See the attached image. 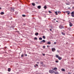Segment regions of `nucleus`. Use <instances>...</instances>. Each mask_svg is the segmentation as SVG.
Returning a JSON list of instances; mask_svg holds the SVG:
<instances>
[{
	"instance_id": "1",
	"label": "nucleus",
	"mask_w": 74,
	"mask_h": 74,
	"mask_svg": "<svg viewBox=\"0 0 74 74\" xmlns=\"http://www.w3.org/2000/svg\"><path fill=\"white\" fill-rule=\"evenodd\" d=\"M56 57L57 58H58V59L59 60H61V59H62V57H59V56H58V55H56Z\"/></svg>"
},
{
	"instance_id": "29",
	"label": "nucleus",
	"mask_w": 74,
	"mask_h": 74,
	"mask_svg": "<svg viewBox=\"0 0 74 74\" xmlns=\"http://www.w3.org/2000/svg\"><path fill=\"white\" fill-rule=\"evenodd\" d=\"M45 46H43V48L44 49V48H45Z\"/></svg>"
},
{
	"instance_id": "41",
	"label": "nucleus",
	"mask_w": 74,
	"mask_h": 74,
	"mask_svg": "<svg viewBox=\"0 0 74 74\" xmlns=\"http://www.w3.org/2000/svg\"><path fill=\"white\" fill-rule=\"evenodd\" d=\"M47 47L48 48V47H49V46H47Z\"/></svg>"
},
{
	"instance_id": "4",
	"label": "nucleus",
	"mask_w": 74,
	"mask_h": 74,
	"mask_svg": "<svg viewBox=\"0 0 74 74\" xmlns=\"http://www.w3.org/2000/svg\"><path fill=\"white\" fill-rule=\"evenodd\" d=\"M59 27L60 29H63V28H64V27H63V26L60 25L59 26Z\"/></svg>"
},
{
	"instance_id": "7",
	"label": "nucleus",
	"mask_w": 74,
	"mask_h": 74,
	"mask_svg": "<svg viewBox=\"0 0 74 74\" xmlns=\"http://www.w3.org/2000/svg\"><path fill=\"white\" fill-rule=\"evenodd\" d=\"M69 26L70 27H71L73 26V24L71 23H69Z\"/></svg>"
},
{
	"instance_id": "9",
	"label": "nucleus",
	"mask_w": 74,
	"mask_h": 74,
	"mask_svg": "<svg viewBox=\"0 0 74 74\" xmlns=\"http://www.w3.org/2000/svg\"><path fill=\"white\" fill-rule=\"evenodd\" d=\"M37 8H38V9H40V8H41V6L40 5L38 6Z\"/></svg>"
},
{
	"instance_id": "15",
	"label": "nucleus",
	"mask_w": 74,
	"mask_h": 74,
	"mask_svg": "<svg viewBox=\"0 0 74 74\" xmlns=\"http://www.w3.org/2000/svg\"><path fill=\"white\" fill-rule=\"evenodd\" d=\"M32 5H33V6H34L35 5V3H32Z\"/></svg>"
},
{
	"instance_id": "35",
	"label": "nucleus",
	"mask_w": 74,
	"mask_h": 74,
	"mask_svg": "<svg viewBox=\"0 0 74 74\" xmlns=\"http://www.w3.org/2000/svg\"><path fill=\"white\" fill-rule=\"evenodd\" d=\"M68 15H69L70 14V12L67 13Z\"/></svg>"
},
{
	"instance_id": "6",
	"label": "nucleus",
	"mask_w": 74,
	"mask_h": 74,
	"mask_svg": "<svg viewBox=\"0 0 74 74\" xmlns=\"http://www.w3.org/2000/svg\"><path fill=\"white\" fill-rule=\"evenodd\" d=\"M52 51L53 52H55V49L54 48H52L51 49Z\"/></svg>"
},
{
	"instance_id": "12",
	"label": "nucleus",
	"mask_w": 74,
	"mask_h": 74,
	"mask_svg": "<svg viewBox=\"0 0 74 74\" xmlns=\"http://www.w3.org/2000/svg\"><path fill=\"white\" fill-rule=\"evenodd\" d=\"M3 14H4V13L3 12H2L1 13V15H3Z\"/></svg>"
},
{
	"instance_id": "16",
	"label": "nucleus",
	"mask_w": 74,
	"mask_h": 74,
	"mask_svg": "<svg viewBox=\"0 0 74 74\" xmlns=\"http://www.w3.org/2000/svg\"><path fill=\"white\" fill-rule=\"evenodd\" d=\"M55 14H56V15H58V13H57V12H55Z\"/></svg>"
},
{
	"instance_id": "17",
	"label": "nucleus",
	"mask_w": 74,
	"mask_h": 74,
	"mask_svg": "<svg viewBox=\"0 0 74 74\" xmlns=\"http://www.w3.org/2000/svg\"><path fill=\"white\" fill-rule=\"evenodd\" d=\"M47 44H49V45L51 44V42H48L47 43Z\"/></svg>"
},
{
	"instance_id": "5",
	"label": "nucleus",
	"mask_w": 74,
	"mask_h": 74,
	"mask_svg": "<svg viewBox=\"0 0 74 74\" xmlns=\"http://www.w3.org/2000/svg\"><path fill=\"white\" fill-rule=\"evenodd\" d=\"M53 70H54L56 71L58 70V69L57 68L55 67L54 68V69H53Z\"/></svg>"
},
{
	"instance_id": "36",
	"label": "nucleus",
	"mask_w": 74,
	"mask_h": 74,
	"mask_svg": "<svg viewBox=\"0 0 74 74\" xmlns=\"http://www.w3.org/2000/svg\"><path fill=\"white\" fill-rule=\"evenodd\" d=\"M25 56H27V55L26 54H25Z\"/></svg>"
},
{
	"instance_id": "46",
	"label": "nucleus",
	"mask_w": 74,
	"mask_h": 74,
	"mask_svg": "<svg viewBox=\"0 0 74 74\" xmlns=\"http://www.w3.org/2000/svg\"><path fill=\"white\" fill-rule=\"evenodd\" d=\"M35 67H36V66H34Z\"/></svg>"
},
{
	"instance_id": "21",
	"label": "nucleus",
	"mask_w": 74,
	"mask_h": 74,
	"mask_svg": "<svg viewBox=\"0 0 74 74\" xmlns=\"http://www.w3.org/2000/svg\"><path fill=\"white\" fill-rule=\"evenodd\" d=\"M43 38H44V39H45V36H43L42 37Z\"/></svg>"
},
{
	"instance_id": "39",
	"label": "nucleus",
	"mask_w": 74,
	"mask_h": 74,
	"mask_svg": "<svg viewBox=\"0 0 74 74\" xmlns=\"http://www.w3.org/2000/svg\"><path fill=\"white\" fill-rule=\"evenodd\" d=\"M50 31H52V29H50Z\"/></svg>"
},
{
	"instance_id": "18",
	"label": "nucleus",
	"mask_w": 74,
	"mask_h": 74,
	"mask_svg": "<svg viewBox=\"0 0 74 74\" xmlns=\"http://www.w3.org/2000/svg\"><path fill=\"white\" fill-rule=\"evenodd\" d=\"M42 42H45V40H43L42 41Z\"/></svg>"
},
{
	"instance_id": "3",
	"label": "nucleus",
	"mask_w": 74,
	"mask_h": 74,
	"mask_svg": "<svg viewBox=\"0 0 74 74\" xmlns=\"http://www.w3.org/2000/svg\"><path fill=\"white\" fill-rule=\"evenodd\" d=\"M10 11L11 12H14V8H11V9L10 10Z\"/></svg>"
},
{
	"instance_id": "13",
	"label": "nucleus",
	"mask_w": 74,
	"mask_h": 74,
	"mask_svg": "<svg viewBox=\"0 0 74 74\" xmlns=\"http://www.w3.org/2000/svg\"><path fill=\"white\" fill-rule=\"evenodd\" d=\"M35 35H36V36H38V32H36V33H35Z\"/></svg>"
},
{
	"instance_id": "34",
	"label": "nucleus",
	"mask_w": 74,
	"mask_h": 74,
	"mask_svg": "<svg viewBox=\"0 0 74 74\" xmlns=\"http://www.w3.org/2000/svg\"><path fill=\"white\" fill-rule=\"evenodd\" d=\"M49 13H52V12H51L50 11H49Z\"/></svg>"
},
{
	"instance_id": "24",
	"label": "nucleus",
	"mask_w": 74,
	"mask_h": 74,
	"mask_svg": "<svg viewBox=\"0 0 74 74\" xmlns=\"http://www.w3.org/2000/svg\"><path fill=\"white\" fill-rule=\"evenodd\" d=\"M69 12H70L69 11H67L66 12V13H67V14H68V13H69Z\"/></svg>"
},
{
	"instance_id": "26",
	"label": "nucleus",
	"mask_w": 74,
	"mask_h": 74,
	"mask_svg": "<svg viewBox=\"0 0 74 74\" xmlns=\"http://www.w3.org/2000/svg\"><path fill=\"white\" fill-rule=\"evenodd\" d=\"M58 13H59V14H60V13H61V12H60V11H58Z\"/></svg>"
},
{
	"instance_id": "37",
	"label": "nucleus",
	"mask_w": 74,
	"mask_h": 74,
	"mask_svg": "<svg viewBox=\"0 0 74 74\" xmlns=\"http://www.w3.org/2000/svg\"><path fill=\"white\" fill-rule=\"evenodd\" d=\"M68 74H71V73H68Z\"/></svg>"
},
{
	"instance_id": "42",
	"label": "nucleus",
	"mask_w": 74,
	"mask_h": 74,
	"mask_svg": "<svg viewBox=\"0 0 74 74\" xmlns=\"http://www.w3.org/2000/svg\"><path fill=\"white\" fill-rule=\"evenodd\" d=\"M72 8H73V9H74V7L73 8V7H72Z\"/></svg>"
},
{
	"instance_id": "20",
	"label": "nucleus",
	"mask_w": 74,
	"mask_h": 74,
	"mask_svg": "<svg viewBox=\"0 0 74 74\" xmlns=\"http://www.w3.org/2000/svg\"><path fill=\"white\" fill-rule=\"evenodd\" d=\"M22 16H23V17H25V16H26V15H22Z\"/></svg>"
},
{
	"instance_id": "19",
	"label": "nucleus",
	"mask_w": 74,
	"mask_h": 74,
	"mask_svg": "<svg viewBox=\"0 0 74 74\" xmlns=\"http://www.w3.org/2000/svg\"><path fill=\"white\" fill-rule=\"evenodd\" d=\"M62 71H65V70H64V69H62Z\"/></svg>"
},
{
	"instance_id": "45",
	"label": "nucleus",
	"mask_w": 74,
	"mask_h": 74,
	"mask_svg": "<svg viewBox=\"0 0 74 74\" xmlns=\"http://www.w3.org/2000/svg\"><path fill=\"white\" fill-rule=\"evenodd\" d=\"M56 22H58V21H56Z\"/></svg>"
},
{
	"instance_id": "47",
	"label": "nucleus",
	"mask_w": 74,
	"mask_h": 74,
	"mask_svg": "<svg viewBox=\"0 0 74 74\" xmlns=\"http://www.w3.org/2000/svg\"><path fill=\"white\" fill-rule=\"evenodd\" d=\"M41 42H42V41H41Z\"/></svg>"
},
{
	"instance_id": "23",
	"label": "nucleus",
	"mask_w": 74,
	"mask_h": 74,
	"mask_svg": "<svg viewBox=\"0 0 74 74\" xmlns=\"http://www.w3.org/2000/svg\"><path fill=\"white\" fill-rule=\"evenodd\" d=\"M39 40H42V38H39Z\"/></svg>"
},
{
	"instance_id": "30",
	"label": "nucleus",
	"mask_w": 74,
	"mask_h": 74,
	"mask_svg": "<svg viewBox=\"0 0 74 74\" xmlns=\"http://www.w3.org/2000/svg\"><path fill=\"white\" fill-rule=\"evenodd\" d=\"M40 63L41 64H43V62H40Z\"/></svg>"
},
{
	"instance_id": "8",
	"label": "nucleus",
	"mask_w": 74,
	"mask_h": 74,
	"mask_svg": "<svg viewBox=\"0 0 74 74\" xmlns=\"http://www.w3.org/2000/svg\"><path fill=\"white\" fill-rule=\"evenodd\" d=\"M54 74H59L58 72H55V71H54Z\"/></svg>"
},
{
	"instance_id": "40",
	"label": "nucleus",
	"mask_w": 74,
	"mask_h": 74,
	"mask_svg": "<svg viewBox=\"0 0 74 74\" xmlns=\"http://www.w3.org/2000/svg\"><path fill=\"white\" fill-rule=\"evenodd\" d=\"M36 66H38V65H37V64H36Z\"/></svg>"
},
{
	"instance_id": "10",
	"label": "nucleus",
	"mask_w": 74,
	"mask_h": 74,
	"mask_svg": "<svg viewBox=\"0 0 74 74\" xmlns=\"http://www.w3.org/2000/svg\"><path fill=\"white\" fill-rule=\"evenodd\" d=\"M47 7L46 6H45L44 7V9H45V10H46L47 9Z\"/></svg>"
},
{
	"instance_id": "33",
	"label": "nucleus",
	"mask_w": 74,
	"mask_h": 74,
	"mask_svg": "<svg viewBox=\"0 0 74 74\" xmlns=\"http://www.w3.org/2000/svg\"><path fill=\"white\" fill-rule=\"evenodd\" d=\"M42 55H43V56H45V54L42 53Z\"/></svg>"
},
{
	"instance_id": "2",
	"label": "nucleus",
	"mask_w": 74,
	"mask_h": 74,
	"mask_svg": "<svg viewBox=\"0 0 74 74\" xmlns=\"http://www.w3.org/2000/svg\"><path fill=\"white\" fill-rule=\"evenodd\" d=\"M49 73L51 74H53L54 73V71H53V70H49Z\"/></svg>"
},
{
	"instance_id": "14",
	"label": "nucleus",
	"mask_w": 74,
	"mask_h": 74,
	"mask_svg": "<svg viewBox=\"0 0 74 74\" xmlns=\"http://www.w3.org/2000/svg\"><path fill=\"white\" fill-rule=\"evenodd\" d=\"M62 34L63 35H64H64H65V33H63V32H62Z\"/></svg>"
},
{
	"instance_id": "38",
	"label": "nucleus",
	"mask_w": 74,
	"mask_h": 74,
	"mask_svg": "<svg viewBox=\"0 0 74 74\" xmlns=\"http://www.w3.org/2000/svg\"><path fill=\"white\" fill-rule=\"evenodd\" d=\"M53 20H54V21H56V19L55 18H54L53 19Z\"/></svg>"
},
{
	"instance_id": "32",
	"label": "nucleus",
	"mask_w": 74,
	"mask_h": 74,
	"mask_svg": "<svg viewBox=\"0 0 74 74\" xmlns=\"http://www.w3.org/2000/svg\"><path fill=\"white\" fill-rule=\"evenodd\" d=\"M54 44H56V42H54Z\"/></svg>"
},
{
	"instance_id": "11",
	"label": "nucleus",
	"mask_w": 74,
	"mask_h": 74,
	"mask_svg": "<svg viewBox=\"0 0 74 74\" xmlns=\"http://www.w3.org/2000/svg\"><path fill=\"white\" fill-rule=\"evenodd\" d=\"M8 71L10 72V71H11V68H8Z\"/></svg>"
},
{
	"instance_id": "31",
	"label": "nucleus",
	"mask_w": 74,
	"mask_h": 74,
	"mask_svg": "<svg viewBox=\"0 0 74 74\" xmlns=\"http://www.w3.org/2000/svg\"><path fill=\"white\" fill-rule=\"evenodd\" d=\"M23 54H22V55H21V57H23Z\"/></svg>"
},
{
	"instance_id": "44",
	"label": "nucleus",
	"mask_w": 74,
	"mask_h": 74,
	"mask_svg": "<svg viewBox=\"0 0 74 74\" xmlns=\"http://www.w3.org/2000/svg\"><path fill=\"white\" fill-rule=\"evenodd\" d=\"M37 63L38 64V63H39V62H37Z\"/></svg>"
},
{
	"instance_id": "22",
	"label": "nucleus",
	"mask_w": 74,
	"mask_h": 74,
	"mask_svg": "<svg viewBox=\"0 0 74 74\" xmlns=\"http://www.w3.org/2000/svg\"><path fill=\"white\" fill-rule=\"evenodd\" d=\"M74 12H72L71 13V14H73V15H74Z\"/></svg>"
},
{
	"instance_id": "43",
	"label": "nucleus",
	"mask_w": 74,
	"mask_h": 74,
	"mask_svg": "<svg viewBox=\"0 0 74 74\" xmlns=\"http://www.w3.org/2000/svg\"><path fill=\"white\" fill-rule=\"evenodd\" d=\"M0 10H1V8H0Z\"/></svg>"
},
{
	"instance_id": "28",
	"label": "nucleus",
	"mask_w": 74,
	"mask_h": 74,
	"mask_svg": "<svg viewBox=\"0 0 74 74\" xmlns=\"http://www.w3.org/2000/svg\"><path fill=\"white\" fill-rule=\"evenodd\" d=\"M56 63H58V62H59V61H56Z\"/></svg>"
},
{
	"instance_id": "27",
	"label": "nucleus",
	"mask_w": 74,
	"mask_h": 74,
	"mask_svg": "<svg viewBox=\"0 0 74 74\" xmlns=\"http://www.w3.org/2000/svg\"><path fill=\"white\" fill-rule=\"evenodd\" d=\"M71 16L72 17H74V15L72 14L71 15Z\"/></svg>"
},
{
	"instance_id": "25",
	"label": "nucleus",
	"mask_w": 74,
	"mask_h": 74,
	"mask_svg": "<svg viewBox=\"0 0 74 74\" xmlns=\"http://www.w3.org/2000/svg\"><path fill=\"white\" fill-rule=\"evenodd\" d=\"M34 40H37V38L36 37H35V38H34Z\"/></svg>"
}]
</instances>
